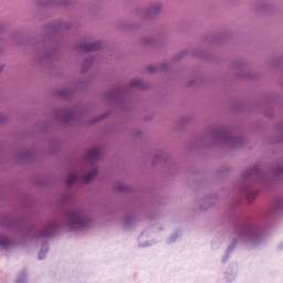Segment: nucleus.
Masks as SVG:
<instances>
[{
    "mask_svg": "<svg viewBox=\"0 0 283 283\" xmlns=\"http://www.w3.org/2000/svg\"><path fill=\"white\" fill-rule=\"evenodd\" d=\"M94 50H101V42H95V43L88 44L85 48L86 52H94Z\"/></svg>",
    "mask_w": 283,
    "mask_h": 283,
    "instance_id": "obj_2",
    "label": "nucleus"
},
{
    "mask_svg": "<svg viewBox=\"0 0 283 283\" xmlns=\"http://www.w3.org/2000/svg\"><path fill=\"white\" fill-rule=\"evenodd\" d=\"M8 244H10V240L0 239V247H3L6 249V247H8Z\"/></svg>",
    "mask_w": 283,
    "mask_h": 283,
    "instance_id": "obj_6",
    "label": "nucleus"
},
{
    "mask_svg": "<svg viewBox=\"0 0 283 283\" xmlns=\"http://www.w3.org/2000/svg\"><path fill=\"white\" fill-rule=\"evenodd\" d=\"M70 218L73 224H83V218L78 211L71 212Z\"/></svg>",
    "mask_w": 283,
    "mask_h": 283,
    "instance_id": "obj_1",
    "label": "nucleus"
},
{
    "mask_svg": "<svg viewBox=\"0 0 283 283\" xmlns=\"http://www.w3.org/2000/svg\"><path fill=\"white\" fill-rule=\"evenodd\" d=\"M98 149L97 148H93L90 153H88V158L94 159V158H98Z\"/></svg>",
    "mask_w": 283,
    "mask_h": 283,
    "instance_id": "obj_4",
    "label": "nucleus"
},
{
    "mask_svg": "<svg viewBox=\"0 0 283 283\" xmlns=\"http://www.w3.org/2000/svg\"><path fill=\"white\" fill-rule=\"evenodd\" d=\"M74 182H76V175H70L67 180H66V185L67 187L72 186Z\"/></svg>",
    "mask_w": 283,
    "mask_h": 283,
    "instance_id": "obj_5",
    "label": "nucleus"
},
{
    "mask_svg": "<svg viewBox=\"0 0 283 283\" xmlns=\"http://www.w3.org/2000/svg\"><path fill=\"white\" fill-rule=\"evenodd\" d=\"M97 174H98V171L95 169V170L91 171L90 174L85 175V177H84L85 182H92V180H94V178H96Z\"/></svg>",
    "mask_w": 283,
    "mask_h": 283,
    "instance_id": "obj_3",
    "label": "nucleus"
}]
</instances>
